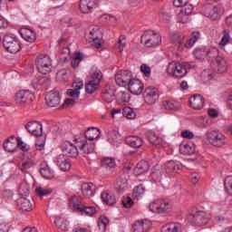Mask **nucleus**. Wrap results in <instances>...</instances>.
I'll return each mask as SVG.
<instances>
[{"instance_id":"nucleus-1","label":"nucleus","mask_w":232,"mask_h":232,"mask_svg":"<svg viewBox=\"0 0 232 232\" xmlns=\"http://www.w3.org/2000/svg\"><path fill=\"white\" fill-rule=\"evenodd\" d=\"M172 208L171 203L166 199H156L149 205L150 211L161 215L171 213Z\"/></svg>"},{"instance_id":"nucleus-2","label":"nucleus","mask_w":232,"mask_h":232,"mask_svg":"<svg viewBox=\"0 0 232 232\" xmlns=\"http://www.w3.org/2000/svg\"><path fill=\"white\" fill-rule=\"evenodd\" d=\"M141 44H144L146 48H155L162 43V37L157 33L151 31H146L140 38Z\"/></svg>"},{"instance_id":"nucleus-3","label":"nucleus","mask_w":232,"mask_h":232,"mask_svg":"<svg viewBox=\"0 0 232 232\" xmlns=\"http://www.w3.org/2000/svg\"><path fill=\"white\" fill-rule=\"evenodd\" d=\"M36 68L40 73L46 75L52 72V58L46 54H40L35 60Z\"/></svg>"},{"instance_id":"nucleus-4","label":"nucleus","mask_w":232,"mask_h":232,"mask_svg":"<svg viewBox=\"0 0 232 232\" xmlns=\"http://www.w3.org/2000/svg\"><path fill=\"white\" fill-rule=\"evenodd\" d=\"M3 44L9 53H17L21 52V42L10 34L4 36Z\"/></svg>"},{"instance_id":"nucleus-5","label":"nucleus","mask_w":232,"mask_h":232,"mask_svg":"<svg viewBox=\"0 0 232 232\" xmlns=\"http://www.w3.org/2000/svg\"><path fill=\"white\" fill-rule=\"evenodd\" d=\"M167 73L172 75L175 79H182V77H186L188 71L186 70V67L180 63H169Z\"/></svg>"},{"instance_id":"nucleus-6","label":"nucleus","mask_w":232,"mask_h":232,"mask_svg":"<svg viewBox=\"0 0 232 232\" xmlns=\"http://www.w3.org/2000/svg\"><path fill=\"white\" fill-rule=\"evenodd\" d=\"M188 220L195 226H206L209 222V216L204 211H196L188 216Z\"/></svg>"},{"instance_id":"nucleus-7","label":"nucleus","mask_w":232,"mask_h":232,"mask_svg":"<svg viewBox=\"0 0 232 232\" xmlns=\"http://www.w3.org/2000/svg\"><path fill=\"white\" fill-rule=\"evenodd\" d=\"M207 139L208 140L209 143L216 148H221V146L226 144V136L215 130L208 132Z\"/></svg>"},{"instance_id":"nucleus-8","label":"nucleus","mask_w":232,"mask_h":232,"mask_svg":"<svg viewBox=\"0 0 232 232\" xmlns=\"http://www.w3.org/2000/svg\"><path fill=\"white\" fill-rule=\"evenodd\" d=\"M34 99H35V96H34V93H32L30 91H19L15 93L14 101L17 104H30L34 102Z\"/></svg>"},{"instance_id":"nucleus-9","label":"nucleus","mask_w":232,"mask_h":232,"mask_svg":"<svg viewBox=\"0 0 232 232\" xmlns=\"http://www.w3.org/2000/svg\"><path fill=\"white\" fill-rule=\"evenodd\" d=\"M116 84L118 86L126 87L128 86L133 79H131V72L130 71H120L115 75Z\"/></svg>"},{"instance_id":"nucleus-10","label":"nucleus","mask_w":232,"mask_h":232,"mask_svg":"<svg viewBox=\"0 0 232 232\" xmlns=\"http://www.w3.org/2000/svg\"><path fill=\"white\" fill-rule=\"evenodd\" d=\"M99 6V0H80V12L92 14Z\"/></svg>"},{"instance_id":"nucleus-11","label":"nucleus","mask_w":232,"mask_h":232,"mask_svg":"<svg viewBox=\"0 0 232 232\" xmlns=\"http://www.w3.org/2000/svg\"><path fill=\"white\" fill-rule=\"evenodd\" d=\"M45 102L49 108H55L61 104V94L57 91H51L45 95Z\"/></svg>"},{"instance_id":"nucleus-12","label":"nucleus","mask_w":232,"mask_h":232,"mask_svg":"<svg viewBox=\"0 0 232 232\" xmlns=\"http://www.w3.org/2000/svg\"><path fill=\"white\" fill-rule=\"evenodd\" d=\"M24 128L34 137H41L43 135V124L39 121H29Z\"/></svg>"},{"instance_id":"nucleus-13","label":"nucleus","mask_w":232,"mask_h":232,"mask_svg":"<svg viewBox=\"0 0 232 232\" xmlns=\"http://www.w3.org/2000/svg\"><path fill=\"white\" fill-rule=\"evenodd\" d=\"M102 39V34L99 28H92L89 32V41L90 43H94L95 48L99 49L102 46V43H101Z\"/></svg>"},{"instance_id":"nucleus-14","label":"nucleus","mask_w":232,"mask_h":232,"mask_svg":"<svg viewBox=\"0 0 232 232\" xmlns=\"http://www.w3.org/2000/svg\"><path fill=\"white\" fill-rule=\"evenodd\" d=\"M128 86L132 95H140L144 90V83L139 79H132Z\"/></svg>"},{"instance_id":"nucleus-15","label":"nucleus","mask_w":232,"mask_h":232,"mask_svg":"<svg viewBox=\"0 0 232 232\" xmlns=\"http://www.w3.org/2000/svg\"><path fill=\"white\" fill-rule=\"evenodd\" d=\"M158 92L159 90H157V88H153V87L146 88L144 92L145 102H147V104H155L157 101Z\"/></svg>"},{"instance_id":"nucleus-16","label":"nucleus","mask_w":232,"mask_h":232,"mask_svg":"<svg viewBox=\"0 0 232 232\" xmlns=\"http://www.w3.org/2000/svg\"><path fill=\"white\" fill-rule=\"evenodd\" d=\"M151 228V221L139 220L132 225L133 232H147Z\"/></svg>"},{"instance_id":"nucleus-17","label":"nucleus","mask_w":232,"mask_h":232,"mask_svg":"<svg viewBox=\"0 0 232 232\" xmlns=\"http://www.w3.org/2000/svg\"><path fill=\"white\" fill-rule=\"evenodd\" d=\"M170 39L174 44H176L179 52H182L184 50V41L186 40V35L180 33H172L170 35Z\"/></svg>"},{"instance_id":"nucleus-18","label":"nucleus","mask_w":232,"mask_h":232,"mask_svg":"<svg viewBox=\"0 0 232 232\" xmlns=\"http://www.w3.org/2000/svg\"><path fill=\"white\" fill-rule=\"evenodd\" d=\"M188 102L190 108H193V110H202L204 108V97L200 94H195L190 97Z\"/></svg>"},{"instance_id":"nucleus-19","label":"nucleus","mask_w":232,"mask_h":232,"mask_svg":"<svg viewBox=\"0 0 232 232\" xmlns=\"http://www.w3.org/2000/svg\"><path fill=\"white\" fill-rule=\"evenodd\" d=\"M63 153L67 155V157H71L72 159H76L79 157V150L77 147L73 145V143L66 142L63 148Z\"/></svg>"},{"instance_id":"nucleus-20","label":"nucleus","mask_w":232,"mask_h":232,"mask_svg":"<svg viewBox=\"0 0 232 232\" xmlns=\"http://www.w3.org/2000/svg\"><path fill=\"white\" fill-rule=\"evenodd\" d=\"M69 206L72 211L79 213L82 208V198L81 196H72L69 199Z\"/></svg>"},{"instance_id":"nucleus-21","label":"nucleus","mask_w":232,"mask_h":232,"mask_svg":"<svg viewBox=\"0 0 232 232\" xmlns=\"http://www.w3.org/2000/svg\"><path fill=\"white\" fill-rule=\"evenodd\" d=\"M77 146L84 155H90L95 151V143L88 142L86 140H82L81 144H78Z\"/></svg>"},{"instance_id":"nucleus-22","label":"nucleus","mask_w":232,"mask_h":232,"mask_svg":"<svg viewBox=\"0 0 232 232\" xmlns=\"http://www.w3.org/2000/svg\"><path fill=\"white\" fill-rule=\"evenodd\" d=\"M101 166L103 169L107 171H111V169H115L117 168V163L115 162V158H102L101 160Z\"/></svg>"},{"instance_id":"nucleus-23","label":"nucleus","mask_w":232,"mask_h":232,"mask_svg":"<svg viewBox=\"0 0 232 232\" xmlns=\"http://www.w3.org/2000/svg\"><path fill=\"white\" fill-rule=\"evenodd\" d=\"M150 172V163L146 160H140L138 162L134 169V175H144Z\"/></svg>"},{"instance_id":"nucleus-24","label":"nucleus","mask_w":232,"mask_h":232,"mask_svg":"<svg viewBox=\"0 0 232 232\" xmlns=\"http://www.w3.org/2000/svg\"><path fill=\"white\" fill-rule=\"evenodd\" d=\"M165 171L167 175H169L171 173H173L174 175H180V173H182L180 166L175 165V161L173 160L167 162V164L165 165Z\"/></svg>"},{"instance_id":"nucleus-25","label":"nucleus","mask_w":232,"mask_h":232,"mask_svg":"<svg viewBox=\"0 0 232 232\" xmlns=\"http://www.w3.org/2000/svg\"><path fill=\"white\" fill-rule=\"evenodd\" d=\"M125 142L130 148H140L144 141L138 136H129L125 139Z\"/></svg>"},{"instance_id":"nucleus-26","label":"nucleus","mask_w":232,"mask_h":232,"mask_svg":"<svg viewBox=\"0 0 232 232\" xmlns=\"http://www.w3.org/2000/svg\"><path fill=\"white\" fill-rule=\"evenodd\" d=\"M82 193L88 198L95 195V185L93 183H83L82 185Z\"/></svg>"},{"instance_id":"nucleus-27","label":"nucleus","mask_w":232,"mask_h":232,"mask_svg":"<svg viewBox=\"0 0 232 232\" xmlns=\"http://www.w3.org/2000/svg\"><path fill=\"white\" fill-rule=\"evenodd\" d=\"M16 202L19 209H22V211H32V203L30 202V199L22 197L18 198Z\"/></svg>"},{"instance_id":"nucleus-28","label":"nucleus","mask_w":232,"mask_h":232,"mask_svg":"<svg viewBox=\"0 0 232 232\" xmlns=\"http://www.w3.org/2000/svg\"><path fill=\"white\" fill-rule=\"evenodd\" d=\"M21 35L24 41H27V43H34L35 41V32L32 31V29L24 28L21 30Z\"/></svg>"},{"instance_id":"nucleus-29","label":"nucleus","mask_w":232,"mask_h":232,"mask_svg":"<svg viewBox=\"0 0 232 232\" xmlns=\"http://www.w3.org/2000/svg\"><path fill=\"white\" fill-rule=\"evenodd\" d=\"M115 189L119 191L120 193H122L128 189V179L126 178L120 177L115 184H114Z\"/></svg>"},{"instance_id":"nucleus-30","label":"nucleus","mask_w":232,"mask_h":232,"mask_svg":"<svg viewBox=\"0 0 232 232\" xmlns=\"http://www.w3.org/2000/svg\"><path fill=\"white\" fill-rule=\"evenodd\" d=\"M179 151L182 155H193L195 153V145L193 143H181Z\"/></svg>"},{"instance_id":"nucleus-31","label":"nucleus","mask_w":232,"mask_h":232,"mask_svg":"<svg viewBox=\"0 0 232 232\" xmlns=\"http://www.w3.org/2000/svg\"><path fill=\"white\" fill-rule=\"evenodd\" d=\"M102 99L105 102H113L115 100V91L110 87L103 89Z\"/></svg>"},{"instance_id":"nucleus-32","label":"nucleus","mask_w":232,"mask_h":232,"mask_svg":"<svg viewBox=\"0 0 232 232\" xmlns=\"http://www.w3.org/2000/svg\"><path fill=\"white\" fill-rule=\"evenodd\" d=\"M200 39V32H193L191 37L188 40H185L183 48H193V44Z\"/></svg>"},{"instance_id":"nucleus-33","label":"nucleus","mask_w":232,"mask_h":232,"mask_svg":"<svg viewBox=\"0 0 232 232\" xmlns=\"http://www.w3.org/2000/svg\"><path fill=\"white\" fill-rule=\"evenodd\" d=\"M216 64L218 67V73H225V72H227V63L224 57H217Z\"/></svg>"},{"instance_id":"nucleus-34","label":"nucleus","mask_w":232,"mask_h":232,"mask_svg":"<svg viewBox=\"0 0 232 232\" xmlns=\"http://www.w3.org/2000/svg\"><path fill=\"white\" fill-rule=\"evenodd\" d=\"M182 226L179 223H170L161 227V232H180Z\"/></svg>"},{"instance_id":"nucleus-35","label":"nucleus","mask_w":232,"mask_h":232,"mask_svg":"<svg viewBox=\"0 0 232 232\" xmlns=\"http://www.w3.org/2000/svg\"><path fill=\"white\" fill-rule=\"evenodd\" d=\"M54 224L62 231H68L70 229V223L64 218H56Z\"/></svg>"},{"instance_id":"nucleus-36","label":"nucleus","mask_w":232,"mask_h":232,"mask_svg":"<svg viewBox=\"0 0 232 232\" xmlns=\"http://www.w3.org/2000/svg\"><path fill=\"white\" fill-rule=\"evenodd\" d=\"M102 200L107 204V206H113L117 202L115 196L113 194H110L108 192L102 193Z\"/></svg>"},{"instance_id":"nucleus-37","label":"nucleus","mask_w":232,"mask_h":232,"mask_svg":"<svg viewBox=\"0 0 232 232\" xmlns=\"http://www.w3.org/2000/svg\"><path fill=\"white\" fill-rule=\"evenodd\" d=\"M100 130L97 128H89L85 131V139L88 140H95V139L99 138Z\"/></svg>"},{"instance_id":"nucleus-38","label":"nucleus","mask_w":232,"mask_h":232,"mask_svg":"<svg viewBox=\"0 0 232 232\" xmlns=\"http://www.w3.org/2000/svg\"><path fill=\"white\" fill-rule=\"evenodd\" d=\"M18 193L22 197H28L30 195V184L23 182L18 188Z\"/></svg>"},{"instance_id":"nucleus-39","label":"nucleus","mask_w":232,"mask_h":232,"mask_svg":"<svg viewBox=\"0 0 232 232\" xmlns=\"http://www.w3.org/2000/svg\"><path fill=\"white\" fill-rule=\"evenodd\" d=\"M4 150L8 153H14V151H17V145L15 142L10 141V139H7L4 142Z\"/></svg>"},{"instance_id":"nucleus-40","label":"nucleus","mask_w":232,"mask_h":232,"mask_svg":"<svg viewBox=\"0 0 232 232\" xmlns=\"http://www.w3.org/2000/svg\"><path fill=\"white\" fill-rule=\"evenodd\" d=\"M146 188L142 185H139L133 188L132 197L139 200V198H142V195H144Z\"/></svg>"},{"instance_id":"nucleus-41","label":"nucleus","mask_w":232,"mask_h":232,"mask_svg":"<svg viewBox=\"0 0 232 232\" xmlns=\"http://www.w3.org/2000/svg\"><path fill=\"white\" fill-rule=\"evenodd\" d=\"M53 193V189L52 188H44L41 187H37L35 188V194L37 197H40V198H43V197H47V195H52Z\"/></svg>"},{"instance_id":"nucleus-42","label":"nucleus","mask_w":232,"mask_h":232,"mask_svg":"<svg viewBox=\"0 0 232 232\" xmlns=\"http://www.w3.org/2000/svg\"><path fill=\"white\" fill-rule=\"evenodd\" d=\"M108 224H110V219L104 216L101 217L98 220V227L100 231H106V227H108Z\"/></svg>"},{"instance_id":"nucleus-43","label":"nucleus","mask_w":232,"mask_h":232,"mask_svg":"<svg viewBox=\"0 0 232 232\" xmlns=\"http://www.w3.org/2000/svg\"><path fill=\"white\" fill-rule=\"evenodd\" d=\"M81 215H87L88 217H93L96 213L95 207H86L82 206V208L80 209Z\"/></svg>"},{"instance_id":"nucleus-44","label":"nucleus","mask_w":232,"mask_h":232,"mask_svg":"<svg viewBox=\"0 0 232 232\" xmlns=\"http://www.w3.org/2000/svg\"><path fill=\"white\" fill-rule=\"evenodd\" d=\"M147 138L149 142L154 144V146H160L162 144V139L153 133H149Z\"/></svg>"},{"instance_id":"nucleus-45","label":"nucleus","mask_w":232,"mask_h":232,"mask_svg":"<svg viewBox=\"0 0 232 232\" xmlns=\"http://www.w3.org/2000/svg\"><path fill=\"white\" fill-rule=\"evenodd\" d=\"M53 173V170L50 169V166H48V163L46 161H44L40 164V174L41 175H52Z\"/></svg>"},{"instance_id":"nucleus-46","label":"nucleus","mask_w":232,"mask_h":232,"mask_svg":"<svg viewBox=\"0 0 232 232\" xmlns=\"http://www.w3.org/2000/svg\"><path fill=\"white\" fill-rule=\"evenodd\" d=\"M99 90V83H95L94 82H88L85 85V92L86 93H93Z\"/></svg>"},{"instance_id":"nucleus-47","label":"nucleus","mask_w":232,"mask_h":232,"mask_svg":"<svg viewBox=\"0 0 232 232\" xmlns=\"http://www.w3.org/2000/svg\"><path fill=\"white\" fill-rule=\"evenodd\" d=\"M91 82L96 84H101V81H102V72L101 71H95L91 76Z\"/></svg>"},{"instance_id":"nucleus-48","label":"nucleus","mask_w":232,"mask_h":232,"mask_svg":"<svg viewBox=\"0 0 232 232\" xmlns=\"http://www.w3.org/2000/svg\"><path fill=\"white\" fill-rule=\"evenodd\" d=\"M70 57V47H64L60 54V63H68Z\"/></svg>"},{"instance_id":"nucleus-49","label":"nucleus","mask_w":232,"mask_h":232,"mask_svg":"<svg viewBox=\"0 0 232 232\" xmlns=\"http://www.w3.org/2000/svg\"><path fill=\"white\" fill-rule=\"evenodd\" d=\"M119 139V132L117 130H110L107 135L108 142L114 144V142Z\"/></svg>"},{"instance_id":"nucleus-50","label":"nucleus","mask_w":232,"mask_h":232,"mask_svg":"<svg viewBox=\"0 0 232 232\" xmlns=\"http://www.w3.org/2000/svg\"><path fill=\"white\" fill-rule=\"evenodd\" d=\"M163 106L165 110H168L169 111H177V110H179V107L175 105L173 102L169 100L163 102Z\"/></svg>"},{"instance_id":"nucleus-51","label":"nucleus","mask_w":232,"mask_h":232,"mask_svg":"<svg viewBox=\"0 0 232 232\" xmlns=\"http://www.w3.org/2000/svg\"><path fill=\"white\" fill-rule=\"evenodd\" d=\"M122 115L124 117H127L128 119H135V117H137V114L135 113L133 109H131L130 107L124 108L122 111Z\"/></svg>"},{"instance_id":"nucleus-52","label":"nucleus","mask_w":232,"mask_h":232,"mask_svg":"<svg viewBox=\"0 0 232 232\" xmlns=\"http://www.w3.org/2000/svg\"><path fill=\"white\" fill-rule=\"evenodd\" d=\"M81 61H82V53H75L74 58L71 62L72 68H77V66H79V64L81 63Z\"/></svg>"},{"instance_id":"nucleus-53","label":"nucleus","mask_w":232,"mask_h":232,"mask_svg":"<svg viewBox=\"0 0 232 232\" xmlns=\"http://www.w3.org/2000/svg\"><path fill=\"white\" fill-rule=\"evenodd\" d=\"M207 57H208L210 61H217V57H220L218 55V49L214 48L208 51L207 53Z\"/></svg>"},{"instance_id":"nucleus-54","label":"nucleus","mask_w":232,"mask_h":232,"mask_svg":"<svg viewBox=\"0 0 232 232\" xmlns=\"http://www.w3.org/2000/svg\"><path fill=\"white\" fill-rule=\"evenodd\" d=\"M32 166H34V163L32 161H25L23 162L19 168L23 173H30L28 169H30Z\"/></svg>"},{"instance_id":"nucleus-55","label":"nucleus","mask_w":232,"mask_h":232,"mask_svg":"<svg viewBox=\"0 0 232 232\" xmlns=\"http://www.w3.org/2000/svg\"><path fill=\"white\" fill-rule=\"evenodd\" d=\"M210 18L215 21V19H218L220 17V7L214 6L209 14Z\"/></svg>"},{"instance_id":"nucleus-56","label":"nucleus","mask_w":232,"mask_h":232,"mask_svg":"<svg viewBox=\"0 0 232 232\" xmlns=\"http://www.w3.org/2000/svg\"><path fill=\"white\" fill-rule=\"evenodd\" d=\"M140 72L144 73L145 77H151V68L147 64L143 63L140 65Z\"/></svg>"},{"instance_id":"nucleus-57","label":"nucleus","mask_w":232,"mask_h":232,"mask_svg":"<svg viewBox=\"0 0 232 232\" xmlns=\"http://www.w3.org/2000/svg\"><path fill=\"white\" fill-rule=\"evenodd\" d=\"M224 186L226 189L230 190V194L232 195V175L227 176L225 178Z\"/></svg>"},{"instance_id":"nucleus-58","label":"nucleus","mask_w":232,"mask_h":232,"mask_svg":"<svg viewBox=\"0 0 232 232\" xmlns=\"http://www.w3.org/2000/svg\"><path fill=\"white\" fill-rule=\"evenodd\" d=\"M16 142H17V145H16L17 148H20V150H22V151H28L30 150V146L24 144V142H23V140H21V138H17Z\"/></svg>"},{"instance_id":"nucleus-59","label":"nucleus","mask_w":232,"mask_h":232,"mask_svg":"<svg viewBox=\"0 0 232 232\" xmlns=\"http://www.w3.org/2000/svg\"><path fill=\"white\" fill-rule=\"evenodd\" d=\"M67 95L68 97H72V99H79V95H81V92L75 89H68Z\"/></svg>"},{"instance_id":"nucleus-60","label":"nucleus","mask_w":232,"mask_h":232,"mask_svg":"<svg viewBox=\"0 0 232 232\" xmlns=\"http://www.w3.org/2000/svg\"><path fill=\"white\" fill-rule=\"evenodd\" d=\"M229 33L226 32L224 33V35L219 43L220 46H226V44H227V43H229Z\"/></svg>"},{"instance_id":"nucleus-61","label":"nucleus","mask_w":232,"mask_h":232,"mask_svg":"<svg viewBox=\"0 0 232 232\" xmlns=\"http://www.w3.org/2000/svg\"><path fill=\"white\" fill-rule=\"evenodd\" d=\"M66 160H66V156H64V154H60L55 158L54 162L57 166H60L61 164L66 162Z\"/></svg>"},{"instance_id":"nucleus-62","label":"nucleus","mask_w":232,"mask_h":232,"mask_svg":"<svg viewBox=\"0 0 232 232\" xmlns=\"http://www.w3.org/2000/svg\"><path fill=\"white\" fill-rule=\"evenodd\" d=\"M58 167L60 168L61 171H70L72 165L70 164V161L66 160L65 162L58 165Z\"/></svg>"},{"instance_id":"nucleus-63","label":"nucleus","mask_w":232,"mask_h":232,"mask_svg":"<svg viewBox=\"0 0 232 232\" xmlns=\"http://www.w3.org/2000/svg\"><path fill=\"white\" fill-rule=\"evenodd\" d=\"M189 3V0H174L173 5L177 8L186 6Z\"/></svg>"},{"instance_id":"nucleus-64","label":"nucleus","mask_w":232,"mask_h":232,"mask_svg":"<svg viewBox=\"0 0 232 232\" xmlns=\"http://www.w3.org/2000/svg\"><path fill=\"white\" fill-rule=\"evenodd\" d=\"M122 205L126 208H130L131 206H133V199H131L130 197H127L122 200Z\"/></svg>"}]
</instances>
